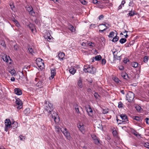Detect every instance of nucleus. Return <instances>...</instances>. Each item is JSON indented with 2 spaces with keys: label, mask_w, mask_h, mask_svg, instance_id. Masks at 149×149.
<instances>
[{
  "label": "nucleus",
  "mask_w": 149,
  "mask_h": 149,
  "mask_svg": "<svg viewBox=\"0 0 149 149\" xmlns=\"http://www.w3.org/2000/svg\"><path fill=\"white\" fill-rule=\"evenodd\" d=\"M14 92L17 95H20L22 94V91L19 88H15L14 89Z\"/></svg>",
  "instance_id": "16"
},
{
  "label": "nucleus",
  "mask_w": 149,
  "mask_h": 149,
  "mask_svg": "<svg viewBox=\"0 0 149 149\" xmlns=\"http://www.w3.org/2000/svg\"><path fill=\"white\" fill-rule=\"evenodd\" d=\"M125 3V0H123L122 1V2H121V5H123V6H124V4Z\"/></svg>",
  "instance_id": "59"
},
{
  "label": "nucleus",
  "mask_w": 149,
  "mask_h": 149,
  "mask_svg": "<svg viewBox=\"0 0 149 149\" xmlns=\"http://www.w3.org/2000/svg\"><path fill=\"white\" fill-rule=\"evenodd\" d=\"M94 96L96 98H98V97L99 96V95L97 93H95L94 94Z\"/></svg>",
  "instance_id": "52"
},
{
  "label": "nucleus",
  "mask_w": 149,
  "mask_h": 149,
  "mask_svg": "<svg viewBox=\"0 0 149 149\" xmlns=\"http://www.w3.org/2000/svg\"><path fill=\"white\" fill-rule=\"evenodd\" d=\"M124 69V68L123 66H121L119 68V69L120 70H123Z\"/></svg>",
  "instance_id": "60"
},
{
  "label": "nucleus",
  "mask_w": 149,
  "mask_h": 149,
  "mask_svg": "<svg viewBox=\"0 0 149 149\" xmlns=\"http://www.w3.org/2000/svg\"><path fill=\"white\" fill-rule=\"evenodd\" d=\"M74 107L75 108V110L77 113H80V112L79 111V107L77 104H74Z\"/></svg>",
  "instance_id": "22"
},
{
  "label": "nucleus",
  "mask_w": 149,
  "mask_h": 149,
  "mask_svg": "<svg viewBox=\"0 0 149 149\" xmlns=\"http://www.w3.org/2000/svg\"><path fill=\"white\" fill-rule=\"evenodd\" d=\"M9 4L10 7L11 9L13 10L15 9V6H14V3L12 1H10L9 2Z\"/></svg>",
  "instance_id": "19"
},
{
  "label": "nucleus",
  "mask_w": 149,
  "mask_h": 149,
  "mask_svg": "<svg viewBox=\"0 0 149 149\" xmlns=\"http://www.w3.org/2000/svg\"><path fill=\"white\" fill-rule=\"evenodd\" d=\"M92 2L94 4H99L100 1H98L97 0H92Z\"/></svg>",
  "instance_id": "49"
},
{
  "label": "nucleus",
  "mask_w": 149,
  "mask_h": 149,
  "mask_svg": "<svg viewBox=\"0 0 149 149\" xmlns=\"http://www.w3.org/2000/svg\"><path fill=\"white\" fill-rule=\"evenodd\" d=\"M123 104L120 101L118 102V108H123Z\"/></svg>",
  "instance_id": "38"
},
{
  "label": "nucleus",
  "mask_w": 149,
  "mask_h": 149,
  "mask_svg": "<svg viewBox=\"0 0 149 149\" xmlns=\"http://www.w3.org/2000/svg\"><path fill=\"white\" fill-rule=\"evenodd\" d=\"M106 60L104 59H102V60L101 63L102 65H105L106 63Z\"/></svg>",
  "instance_id": "48"
},
{
  "label": "nucleus",
  "mask_w": 149,
  "mask_h": 149,
  "mask_svg": "<svg viewBox=\"0 0 149 149\" xmlns=\"http://www.w3.org/2000/svg\"><path fill=\"white\" fill-rule=\"evenodd\" d=\"M51 76L50 77V79H52L54 78V76L56 74L55 69L54 68L51 70Z\"/></svg>",
  "instance_id": "15"
},
{
  "label": "nucleus",
  "mask_w": 149,
  "mask_h": 149,
  "mask_svg": "<svg viewBox=\"0 0 149 149\" xmlns=\"http://www.w3.org/2000/svg\"><path fill=\"white\" fill-rule=\"evenodd\" d=\"M144 146L146 148H149V143H145L144 145Z\"/></svg>",
  "instance_id": "46"
},
{
  "label": "nucleus",
  "mask_w": 149,
  "mask_h": 149,
  "mask_svg": "<svg viewBox=\"0 0 149 149\" xmlns=\"http://www.w3.org/2000/svg\"><path fill=\"white\" fill-rule=\"evenodd\" d=\"M30 113V110L29 108H27L24 111V113L26 116H27Z\"/></svg>",
  "instance_id": "24"
},
{
  "label": "nucleus",
  "mask_w": 149,
  "mask_h": 149,
  "mask_svg": "<svg viewBox=\"0 0 149 149\" xmlns=\"http://www.w3.org/2000/svg\"><path fill=\"white\" fill-rule=\"evenodd\" d=\"M126 47H130L131 46V44H126L125 45Z\"/></svg>",
  "instance_id": "64"
},
{
  "label": "nucleus",
  "mask_w": 149,
  "mask_h": 149,
  "mask_svg": "<svg viewBox=\"0 0 149 149\" xmlns=\"http://www.w3.org/2000/svg\"><path fill=\"white\" fill-rule=\"evenodd\" d=\"M5 131L6 132L8 131V130L11 128L13 129L16 128L17 127L18 123L16 122H14L11 123L10 120L9 119H6L5 121Z\"/></svg>",
  "instance_id": "1"
},
{
  "label": "nucleus",
  "mask_w": 149,
  "mask_h": 149,
  "mask_svg": "<svg viewBox=\"0 0 149 149\" xmlns=\"http://www.w3.org/2000/svg\"><path fill=\"white\" fill-rule=\"evenodd\" d=\"M112 79L117 83H119L120 81L119 79L116 77H113Z\"/></svg>",
  "instance_id": "35"
},
{
  "label": "nucleus",
  "mask_w": 149,
  "mask_h": 149,
  "mask_svg": "<svg viewBox=\"0 0 149 149\" xmlns=\"http://www.w3.org/2000/svg\"><path fill=\"white\" fill-rule=\"evenodd\" d=\"M129 16L132 17L135 15L134 11L131 10L130 12V13H128Z\"/></svg>",
  "instance_id": "33"
},
{
  "label": "nucleus",
  "mask_w": 149,
  "mask_h": 149,
  "mask_svg": "<svg viewBox=\"0 0 149 149\" xmlns=\"http://www.w3.org/2000/svg\"><path fill=\"white\" fill-rule=\"evenodd\" d=\"M64 55V53H63L61 52L59 53L58 56L59 57V58L60 60H63Z\"/></svg>",
  "instance_id": "18"
},
{
  "label": "nucleus",
  "mask_w": 149,
  "mask_h": 149,
  "mask_svg": "<svg viewBox=\"0 0 149 149\" xmlns=\"http://www.w3.org/2000/svg\"><path fill=\"white\" fill-rule=\"evenodd\" d=\"M14 49L16 50H17L19 48V47L17 45H14L13 46Z\"/></svg>",
  "instance_id": "51"
},
{
  "label": "nucleus",
  "mask_w": 149,
  "mask_h": 149,
  "mask_svg": "<svg viewBox=\"0 0 149 149\" xmlns=\"http://www.w3.org/2000/svg\"><path fill=\"white\" fill-rule=\"evenodd\" d=\"M129 5L130 6H133L134 5V3L133 1L130 2L129 3Z\"/></svg>",
  "instance_id": "53"
},
{
  "label": "nucleus",
  "mask_w": 149,
  "mask_h": 149,
  "mask_svg": "<svg viewBox=\"0 0 149 149\" xmlns=\"http://www.w3.org/2000/svg\"><path fill=\"white\" fill-rule=\"evenodd\" d=\"M87 45H88L90 46V47L91 48H93V47H95V45L93 42H91L88 43H87Z\"/></svg>",
  "instance_id": "29"
},
{
  "label": "nucleus",
  "mask_w": 149,
  "mask_h": 149,
  "mask_svg": "<svg viewBox=\"0 0 149 149\" xmlns=\"http://www.w3.org/2000/svg\"><path fill=\"white\" fill-rule=\"evenodd\" d=\"M61 131L63 134L66 139L69 141L71 140L72 138L70 135V134L66 128H63Z\"/></svg>",
  "instance_id": "4"
},
{
  "label": "nucleus",
  "mask_w": 149,
  "mask_h": 149,
  "mask_svg": "<svg viewBox=\"0 0 149 149\" xmlns=\"http://www.w3.org/2000/svg\"><path fill=\"white\" fill-rule=\"evenodd\" d=\"M138 65V63L136 62H133L131 64V66L134 68L137 67Z\"/></svg>",
  "instance_id": "28"
},
{
  "label": "nucleus",
  "mask_w": 149,
  "mask_h": 149,
  "mask_svg": "<svg viewBox=\"0 0 149 149\" xmlns=\"http://www.w3.org/2000/svg\"><path fill=\"white\" fill-rule=\"evenodd\" d=\"M148 59V56H145L143 58V61L145 63L147 62Z\"/></svg>",
  "instance_id": "40"
},
{
  "label": "nucleus",
  "mask_w": 149,
  "mask_h": 149,
  "mask_svg": "<svg viewBox=\"0 0 149 149\" xmlns=\"http://www.w3.org/2000/svg\"><path fill=\"white\" fill-rule=\"evenodd\" d=\"M94 58L95 61H99L102 58V57L100 55H97L94 57Z\"/></svg>",
  "instance_id": "27"
},
{
  "label": "nucleus",
  "mask_w": 149,
  "mask_h": 149,
  "mask_svg": "<svg viewBox=\"0 0 149 149\" xmlns=\"http://www.w3.org/2000/svg\"><path fill=\"white\" fill-rule=\"evenodd\" d=\"M19 137L20 140H23L25 139V137L22 135H20Z\"/></svg>",
  "instance_id": "50"
},
{
  "label": "nucleus",
  "mask_w": 149,
  "mask_h": 149,
  "mask_svg": "<svg viewBox=\"0 0 149 149\" xmlns=\"http://www.w3.org/2000/svg\"><path fill=\"white\" fill-rule=\"evenodd\" d=\"M95 68L92 66L89 65H85L84 71L85 72L94 74L95 72Z\"/></svg>",
  "instance_id": "2"
},
{
  "label": "nucleus",
  "mask_w": 149,
  "mask_h": 149,
  "mask_svg": "<svg viewBox=\"0 0 149 149\" xmlns=\"http://www.w3.org/2000/svg\"><path fill=\"white\" fill-rule=\"evenodd\" d=\"M117 133V132L116 131H113V134L114 135H116Z\"/></svg>",
  "instance_id": "63"
},
{
  "label": "nucleus",
  "mask_w": 149,
  "mask_h": 149,
  "mask_svg": "<svg viewBox=\"0 0 149 149\" xmlns=\"http://www.w3.org/2000/svg\"><path fill=\"white\" fill-rule=\"evenodd\" d=\"M126 100L129 102H132L134 97V94L132 92L129 91L126 95Z\"/></svg>",
  "instance_id": "5"
},
{
  "label": "nucleus",
  "mask_w": 149,
  "mask_h": 149,
  "mask_svg": "<svg viewBox=\"0 0 149 149\" xmlns=\"http://www.w3.org/2000/svg\"><path fill=\"white\" fill-rule=\"evenodd\" d=\"M121 76L123 78L125 79H127V78H128V76L127 74L125 72H123L121 73Z\"/></svg>",
  "instance_id": "21"
},
{
  "label": "nucleus",
  "mask_w": 149,
  "mask_h": 149,
  "mask_svg": "<svg viewBox=\"0 0 149 149\" xmlns=\"http://www.w3.org/2000/svg\"><path fill=\"white\" fill-rule=\"evenodd\" d=\"M120 116L122 119L123 120V121H122V122H125L126 123H128V120L127 118V116L125 114L123 113L122 114L120 115Z\"/></svg>",
  "instance_id": "13"
},
{
  "label": "nucleus",
  "mask_w": 149,
  "mask_h": 149,
  "mask_svg": "<svg viewBox=\"0 0 149 149\" xmlns=\"http://www.w3.org/2000/svg\"><path fill=\"white\" fill-rule=\"evenodd\" d=\"M26 10L28 11L29 14L32 16H34L35 15V12L33 10V9L32 6H30L26 7Z\"/></svg>",
  "instance_id": "11"
},
{
  "label": "nucleus",
  "mask_w": 149,
  "mask_h": 149,
  "mask_svg": "<svg viewBox=\"0 0 149 149\" xmlns=\"http://www.w3.org/2000/svg\"><path fill=\"white\" fill-rule=\"evenodd\" d=\"M28 50L29 51V52L30 54H31L32 55H33V54L34 53V52L33 51V49L30 47H28Z\"/></svg>",
  "instance_id": "37"
},
{
  "label": "nucleus",
  "mask_w": 149,
  "mask_h": 149,
  "mask_svg": "<svg viewBox=\"0 0 149 149\" xmlns=\"http://www.w3.org/2000/svg\"><path fill=\"white\" fill-rule=\"evenodd\" d=\"M52 118L54 119V121L56 124L58 123L60 121L59 118L56 113H53L52 115Z\"/></svg>",
  "instance_id": "7"
},
{
  "label": "nucleus",
  "mask_w": 149,
  "mask_h": 149,
  "mask_svg": "<svg viewBox=\"0 0 149 149\" xmlns=\"http://www.w3.org/2000/svg\"><path fill=\"white\" fill-rule=\"evenodd\" d=\"M80 1L84 5H86L87 3V2L85 1V0H80Z\"/></svg>",
  "instance_id": "45"
},
{
  "label": "nucleus",
  "mask_w": 149,
  "mask_h": 149,
  "mask_svg": "<svg viewBox=\"0 0 149 149\" xmlns=\"http://www.w3.org/2000/svg\"><path fill=\"white\" fill-rule=\"evenodd\" d=\"M10 73L12 75H13L15 73V71L14 69L11 70L9 71Z\"/></svg>",
  "instance_id": "42"
},
{
  "label": "nucleus",
  "mask_w": 149,
  "mask_h": 149,
  "mask_svg": "<svg viewBox=\"0 0 149 149\" xmlns=\"http://www.w3.org/2000/svg\"><path fill=\"white\" fill-rule=\"evenodd\" d=\"M77 85L80 88L83 87L82 81L81 79H79L78 81Z\"/></svg>",
  "instance_id": "26"
},
{
  "label": "nucleus",
  "mask_w": 149,
  "mask_h": 149,
  "mask_svg": "<svg viewBox=\"0 0 149 149\" xmlns=\"http://www.w3.org/2000/svg\"><path fill=\"white\" fill-rule=\"evenodd\" d=\"M124 6L123 5H122L120 4L118 7V9L120 10L122 8V7Z\"/></svg>",
  "instance_id": "58"
},
{
  "label": "nucleus",
  "mask_w": 149,
  "mask_h": 149,
  "mask_svg": "<svg viewBox=\"0 0 149 149\" xmlns=\"http://www.w3.org/2000/svg\"><path fill=\"white\" fill-rule=\"evenodd\" d=\"M40 80L39 79L36 78H35V81L36 82H38Z\"/></svg>",
  "instance_id": "62"
},
{
  "label": "nucleus",
  "mask_w": 149,
  "mask_h": 149,
  "mask_svg": "<svg viewBox=\"0 0 149 149\" xmlns=\"http://www.w3.org/2000/svg\"><path fill=\"white\" fill-rule=\"evenodd\" d=\"M68 28L72 32H74L75 31V29L74 27L71 24H69L68 26Z\"/></svg>",
  "instance_id": "25"
},
{
  "label": "nucleus",
  "mask_w": 149,
  "mask_h": 149,
  "mask_svg": "<svg viewBox=\"0 0 149 149\" xmlns=\"http://www.w3.org/2000/svg\"><path fill=\"white\" fill-rule=\"evenodd\" d=\"M135 108L136 110L138 111H140L141 109V107L139 106H137L135 107Z\"/></svg>",
  "instance_id": "41"
},
{
  "label": "nucleus",
  "mask_w": 149,
  "mask_h": 149,
  "mask_svg": "<svg viewBox=\"0 0 149 149\" xmlns=\"http://www.w3.org/2000/svg\"><path fill=\"white\" fill-rule=\"evenodd\" d=\"M44 83L43 82V80H40L36 84V85L37 87L41 86Z\"/></svg>",
  "instance_id": "23"
},
{
  "label": "nucleus",
  "mask_w": 149,
  "mask_h": 149,
  "mask_svg": "<svg viewBox=\"0 0 149 149\" xmlns=\"http://www.w3.org/2000/svg\"><path fill=\"white\" fill-rule=\"evenodd\" d=\"M36 63L38 66L40 68H43L44 66L43 60L40 58L36 59Z\"/></svg>",
  "instance_id": "6"
},
{
  "label": "nucleus",
  "mask_w": 149,
  "mask_h": 149,
  "mask_svg": "<svg viewBox=\"0 0 149 149\" xmlns=\"http://www.w3.org/2000/svg\"><path fill=\"white\" fill-rule=\"evenodd\" d=\"M121 59V56H117V55H114L113 58V62L115 63L116 61L119 60L120 62Z\"/></svg>",
  "instance_id": "17"
},
{
  "label": "nucleus",
  "mask_w": 149,
  "mask_h": 149,
  "mask_svg": "<svg viewBox=\"0 0 149 149\" xmlns=\"http://www.w3.org/2000/svg\"><path fill=\"white\" fill-rule=\"evenodd\" d=\"M134 119L136 120L137 121L140 122L142 120V118L141 117H139L137 116H134L133 117Z\"/></svg>",
  "instance_id": "20"
},
{
  "label": "nucleus",
  "mask_w": 149,
  "mask_h": 149,
  "mask_svg": "<svg viewBox=\"0 0 149 149\" xmlns=\"http://www.w3.org/2000/svg\"><path fill=\"white\" fill-rule=\"evenodd\" d=\"M16 104L18 105L17 108L18 109H20L22 107V103L20 99L18 98L16 99Z\"/></svg>",
  "instance_id": "10"
},
{
  "label": "nucleus",
  "mask_w": 149,
  "mask_h": 149,
  "mask_svg": "<svg viewBox=\"0 0 149 149\" xmlns=\"http://www.w3.org/2000/svg\"><path fill=\"white\" fill-rule=\"evenodd\" d=\"M69 72L72 74H74L76 72L75 69L74 68H72L69 70Z\"/></svg>",
  "instance_id": "30"
},
{
  "label": "nucleus",
  "mask_w": 149,
  "mask_h": 149,
  "mask_svg": "<svg viewBox=\"0 0 149 149\" xmlns=\"http://www.w3.org/2000/svg\"><path fill=\"white\" fill-rule=\"evenodd\" d=\"M91 136L95 144L98 145L100 143V139L99 138L97 137L95 134H93L91 135Z\"/></svg>",
  "instance_id": "9"
},
{
  "label": "nucleus",
  "mask_w": 149,
  "mask_h": 149,
  "mask_svg": "<svg viewBox=\"0 0 149 149\" xmlns=\"http://www.w3.org/2000/svg\"><path fill=\"white\" fill-rule=\"evenodd\" d=\"M119 37L116 36L112 39V41L113 42H115L118 41L119 39Z\"/></svg>",
  "instance_id": "34"
},
{
  "label": "nucleus",
  "mask_w": 149,
  "mask_h": 149,
  "mask_svg": "<svg viewBox=\"0 0 149 149\" xmlns=\"http://www.w3.org/2000/svg\"><path fill=\"white\" fill-rule=\"evenodd\" d=\"M45 38H46L47 39H49V40H50L51 38H52V37L51 36H45Z\"/></svg>",
  "instance_id": "55"
},
{
  "label": "nucleus",
  "mask_w": 149,
  "mask_h": 149,
  "mask_svg": "<svg viewBox=\"0 0 149 149\" xmlns=\"http://www.w3.org/2000/svg\"><path fill=\"white\" fill-rule=\"evenodd\" d=\"M10 80L12 81H15V78L14 77H12L11 78Z\"/></svg>",
  "instance_id": "61"
},
{
  "label": "nucleus",
  "mask_w": 149,
  "mask_h": 149,
  "mask_svg": "<svg viewBox=\"0 0 149 149\" xmlns=\"http://www.w3.org/2000/svg\"><path fill=\"white\" fill-rule=\"evenodd\" d=\"M127 40L125 38H122L119 41L120 42L121 44H123L125 43Z\"/></svg>",
  "instance_id": "36"
},
{
  "label": "nucleus",
  "mask_w": 149,
  "mask_h": 149,
  "mask_svg": "<svg viewBox=\"0 0 149 149\" xmlns=\"http://www.w3.org/2000/svg\"><path fill=\"white\" fill-rule=\"evenodd\" d=\"M3 59L4 61L8 63L9 61V59H10V58L9 56L7 57V55H6L4 58H3Z\"/></svg>",
  "instance_id": "31"
},
{
  "label": "nucleus",
  "mask_w": 149,
  "mask_h": 149,
  "mask_svg": "<svg viewBox=\"0 0 149 149\" xmlns=\"http://www.w3.org/2000/svg\"><path fill=\"white\" fill-rule=\"evenodd\" d=\"M13 21L14 22H15V23H16L17 26H19V24L18 22L15 19H13Z\"/></svg>",
  "instance_id": "47"
},
{
  "label": "nucleus",
  "mask_w": 149,
  "mask_h": 149,
  "mask_svg": "<svg viewBox=\"0 0 149 149\" xmlns=\"http://www.w3.org/2000/svg\"><path fill=\"white\" fill-rule=\"evenodd\" d=\"M44 109L49 113H51L54 109L52 104L49 102L45 101L44 104Z\"/></svg>",
  "instance_id": "3"
},
{
  "label": "nucleus",
  "mask_w": 149,
  "mask_h": 149,
  "mask_svg": "<svg viewBox=\"0 0 149 149\" xmlns=\"http://www.w3.org/2000/svg\"><path fill=\"white\" fill-rule=\"evenodd\" d=\"M114 32H113V31L111 32L110 33L109 35L108 36L109 38H112L114 36Z\"/></svg>",
  "instance_id": "39"
},
{
  "label": "nucleus",
  "mask_w": 149,
  "mask_h": 149,
  "mask_svg": "<svg viewBox=\"0 0 149 149\" xmlns=\"http://www.w3.org/2000/svg\"><path fill=\"white\" fill-rule=\"evenodd\" d=\"M128 61V58H126L124 59L123 62L125 63H126Z\"/></svg>",
  "instance_id": "54"
},
{
  "label": "nucleus",
  "mask_w": 149,
  "mask_h": 149,
  "mask_svg": "<svg viewBox=\"0 0 149 149\" xmlns=\"http://www.w3.org/2000/svg\"><path fill=\"white\" fill-rule=\"evenodd\" d=\"M104 17V16L102 15H101L100 16H99L98 19L99 20H101L102 18Z\"/></svg>",
  "instance_id": "57"
},
{
  "label": "nucleus",
  "mask_w": 149,
  "mask_h": 149,
  "mask_svg": "<svg viewBox=\"0 0 149 149\" xmlns=\"http://www.w3.org/2000/svg\"><path fill=\"white\" fill-rule=\"evenodd\" d=\"M28 26L30 28L31 31H32L33 32V29L32 28H31L32 26V24H30Z\"/></svg>",
  "instance_id": "56"
},
{
  "label": "nucleus",
  "mask_w": 149,
  "mask_h": 149,
  "mask_svg": "<svg viewBox=\"0 0 149 149\" xmlns=\"http://www.w3.org/2000/svg\"><path fill=\"white\" fill-rule=\"evenodd\" d=\"M77 126L79 130L82 133L85 132V128L84 125L82 123H80L77 125Z\"/></svg>",
  "instance_id": "12"
},
{
  "label": "nucleus",
  "mask_w": 149,
  "mask_h": 149,
  "mask_svg": "<svg viewBox=\"0 0 149 149\" xmlns=\"http://www.w3.org/2000/svg\"><path fill=\"white\" fill-rule=\"evenodd\" d=\"M102 111V113L104 114H106L108 112V109H103Z\"/></svg>",
  "instance_id": "44"
},
{
  "label": "nucleus",
  "mask_w": 149,
  "mask_h": 149,
  "mask_svg": "<svg viewBox=\"0 0 149 149\" xmlns=\"http://www.w3.org/2000/svg\"><path fill=\"white\" fill-rule=\"evenodd\" d=\"M99 28L102 30H99V31L103 32L104 31L106 30L107 29V26L106 24H100L99 25Z\"/></svg>",
  "instance_id": "14"
},
{
  "label": "nucleus",
  "mask_w": 149,
  "mask_h": 149,
  "mask_svg": "<svg viewBox=\"0 0 149 149\" xmlns=\"http://www.w3.org/2000/svg\"><path fill=\"white\" fill-rule=\"evenodd\" d=\"M85 109L88 115L91 116L93 115V111L90 106L87 105Z\"/></svg>",
  "instance_id": "8"
},
{
  "label": "nucleus",
  "mask_w": 149,
  "mask_h": 149,
  "mask_svg": "<svg viewBox=\"0 0 149 149\" xmlns=\"http://www.w3.org/2000/svg\"><path fill=\"white\" fill-rule=\"evenodd\" d=\"M55 129L56 130V132L58 133L60 131V130L61 129L57 125H56L55 126Z\"/></svg>",
  "instance_id": "32"
},
{
  "label": "nucleus",
  "mask_w": 149,
  "mask_h": 149,
  "mask_svg": "<svg viewBox=\"0 0 149 149\" xmlns=\"http://www.w3.org/2000/svg\"><path fill=\"white\" fill-rule=\"evenodd\" d=\"M145 120L146 123L147 124L149 125V118H145Z\"/></svg>",
  "instance_id": "43"
}]
</instances>
